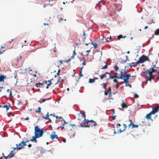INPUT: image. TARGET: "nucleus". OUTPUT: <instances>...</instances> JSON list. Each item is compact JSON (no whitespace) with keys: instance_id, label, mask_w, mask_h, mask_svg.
<instances>
[{"instance_id":"bb28decb","label":"nucleus","mask_w":159,"mask_h":159,"mask_svg":"<svg viewBox=\"0 0 159 159\" xmlns=\"http://www.w3.org/2000/svg\"><path fill=\"white\" fill-rule=\"evenodd\" d=\"M30 141V140H28L27 139H26V141L25 142H24L23 141H22V143H23V146H25L26 145V143L29 141Z\"/></svg>"},{"instance_id":"49530a36","label":"nucleus","mask_w":159,"mask_h":159,"mask_svg":"<svg viewBox=\"0 0 159 159\" xmlns=\"http://www.w3.org/2000/svg\"><path fill=\"white\" fill-rule=\"evenodd\" d=\"M139 95L136 94H135L134 96V98H138L139 97Z\"/></svg>"},{"instance_id":"5fc2aeb1","label":"nucleus","mask_w":159,"mask_h":159,"mask_svg":"<svg viewBox=\"0 0 159 159\" xmlns=\"http://www.w3.org/2000/svg\"><path fill=\"white\" fill-rule=\"evenodd\" d=\"M34 81H35V80L34 79H31V81H30V82L31 83H33Z\"/></svg>"},{"instance_id":"a18cd8bd","label":"nucleus","mask_w":159,"mask_h":159,"mask_svg":"<svg viewBox=\"0 0 159 159\" xmlns=\"http://www.w3.org/2000/svg\"><path fill=\"white\" fill-rule=\"evenodd\" d=\"M83 36H84V39H86V36L87 34L84 32H83Z\"/></svg>"},{"instance_id":"a19ab883","label":"nucleus","mask_w":159,"mask_h":159,"mask_svg":"<svg viewBox=\"0 0 159 159\" xmlns=\"http://www.w3.org/2000/svg\"><path fill=\"white\" fill-rule=\"evenodd\" d=\"M42 118L43 119H44L46 120H49V118L48 117H47V116H42Z\"/></svg>"},{"instance_id":"603ef678","label":"nucleus","mask_w":159,"mask_h":159,"mask_svg":"<svg viewBox=\"0 0 159 159\" xmlns=\"http://www.w3.org/2000/svg\"><path fill=\"white\" fill-rule=\"evenodd\" d=\"M46 99L45 98H43L42 99V102H43L45 101Z\"/></svg>"},{"instance_id":"de8ad7c7","label":"nucleus","mask_w":159,"mask_h":159,"mask_svg":"<svg viewBox=\"0 0 159 159\" xmlns=\"http://www.w3.org/2000/svg\"><path fill=\"white\" fill-rule=\"evenodd\" d=\"M60 69H59L58 70V72L57 73V76H59L60 75Z\"/></svg>"},{"instance_id":"7ed1b4c3","label":"nucleus","mask_w":159,"mask_h":159,"mask_svg":"<svg viewBox=\"0 0 159 159\" xmlns=\"http://www.w3.org/2000/svg\"><path fill=\"white\" fill-rule=\"evenodd\" d=\"M123 127L119 123L116 124V127L118 131V133H121L122 132L125 131L126 130L127 128V125L125 124H123Z\"/></svg>"},{"instance_id":"f03ea898","label":"nucleus","mask_w":159,"mask_h":159,"mask_svg":"<svg viewBox=\"0 0 159 159\" xmlns=\"http://www.w3.org/2000/svg\"><path fill=\"white\" fill-rule=\"evenodd\" d=\"M44 133L43 129H40L38 126L34 127V135L37 137H41Z\"/></svg>"},{"instance_id":"412c9836","label":"nucleus","mask_w":159,"mask_h":159,"mask_svg":"<svg viewBox=\"0 0 159 159\" xmlns=\"http://www.w3.org/2000/svg\"><path fill=\"white\" fill-rule=\"evenodd\" d=\"M121 107L123 108H126L128 107V105H127L123 101L122 102L121 104Z\"/></svg>"},{"instance_id":"4468645a","label":"nucleus","mask_w":159,"mask_h":159,"mask_svg":"<svg viewBox=\"0 0 159 159\" xmlns=\"http://www.w3.org/2000/svg\"><path fill=\"white\" fill-rule=\"evenodd\" d=\"M139 64V63L138 62V61L137 62H132L131 63H129V66L130 67H135L137 66L138 64Z\"/></svg>"},{"instance_id":"4d7b16f0","label":"nucleus","mask_w":159,"mask_h":159,"mask_svg":"<svg viewBox=\"0 0 159 159\" xmlns=\"http://www.w3.org/2000/svg\"><path fill=\"white\" fill-rule=\"evenodd\" d=\"M129 121L130 122V123H134L132 120H131V119H129Z\"/></svg>"},{"instance_id":"f704fd0d","label":"nucleus","mask_w":159,"mask_h":159,"mask_svg":"<svg viewBox=\"0 0 159 159\" xmlns=\"http://www.w3.org/2000/svg\"><path fill=\"white\" fill-rule=\"evenodd\" d=\"M41 108L40 107H39L38 108V110L36 111V113H40L41 112Z\"/></svg>"},{"instance_id":"6e6552de","label":"nucleus","mask_w":159,"mask_h":159,"mask_svg":"<svg viewBox=\"0 0 159 159\" xmlns=\"http://www.w3.org/2000/svg\"><path fill=\"white\" fill-rule=\"evenodd\" d=\"M109 75V73L108 72H106L104 73L99 75L101 80H102L104 78L107 79Z\"/></svg>"},{"instance_id":"dca6fc26","label":"nucleus","mask_w":159,"mask_h":159,"mask_svg":"<svg viewBox=\"0 0 159 159\" xmlns=\"http://www.w3.org/2000/svg\"><path fill=\"white\" fill-rule=\"evenodd\" d=\"M105 65L104 66L102 65V67L101 68V69H106L108 68V63L107 62H104L103 63Z\"/></svg>"},{"instance_id":"09e8293b","label":"nucleus","mask_w":159,"mask_h":159,"mask_svg":"<svg viewBox=\"0 0 159 159\" xmlns=\"http://www.w3.org/2000/svg\"><path fill=\"white\" fill-rule=\"evenodd\" d=\"M102 2L103 3V5H104V2L103 1H99V2H98V3L97 4V5H99L100 3H102Z\"/></svg>"},{"instance_id":"3c124183","label":"nucleus","mask_w":159,"mask_h":159,"mask_svg":"<svg viewBox=\"0 0 159 159\" xmlns=\"http://www.w3.org/2000/svg\"><path fill=\"white\" fill-rule=\"evenodd\" d=\"M22 59V56H20L19 57V58H17V60L19 61L20 60H21Z\"/></svg>"},{"instance_id":"c9c22d12","label":"nucleus","mask_w":159,"mask_h":159,"mask_svg":"<svg viewBox=\"0 0 159 159\" xmlns=\"http://www.w3.org/2000/svg\"><path fill=\"white\" fill-rule=\"evenodd\" d=\"M76 53L75 52V50L73 52V55L72 56L71 58L74 59V56L76 55Z\"/></svg>"},{"instance_id":"393cba45","label":"nucleus","mask_w":159,"mask_h":159,"mask_svg":"<svg viewBox=\"0 0 159 159\" xmlns=\"http://www.w3.org/2000/svg\"><path fill=\"white\" fill-rule=\"evenodd\" d=\"M16 148H13V151H14L16 149L17 150H20L22 148H23V147H18L17 144H16Z\"/></svg>"},{"instance_id":"5701e85b","label":"nucleus","mask_w":159,"mask_h":159,"mask_svg":"<svg viewBox=\"0 0 159 159\" xmlns=\"http://www.w3.org/2000/svg\"><path fill=\"white\" fill-rule=\"evenodd\" d=\"M91 43V44H92L94 46V48H97V47H98L97 44L96 43H93V42H92L91 43H85V44L86 45H88L89 44H90Z\"/></svg>"},{"instance_id":"c03bdc74","label":"nucleus","mask_w":159,"mask_h":159,"mask_svg":"<svg viewBox=\"0 0 159 159\" xmlns=\"http://www.w3.org/2000/svg\"><path fill=\"white\" fill-rule=\"evenodd\" d=\"M5 50H2V49H0V52L1 54L2 53L4 52Z\"/></svg>"},{"instance_id":"37998d69","label":"nucleus","mask_w":159,"mask_h":159,"mask_svg":"<svg viewBox=\"0 0 159 159\" xmlns=\"http://www.w3.org/2000/svg\"><path fill=\"white\" fill-rule=\"evenodd\" d=\"M7 92L8 93H10V95H11V91H10V90L9 89H7Z\"/></svg>"},{"instance_id":"0eeeda50","label":"nucleus","mask_w":159,"mask_h":159,"mask_svg":"<svg viewBox=\"0 0 159 159\" xmlns=\"http://www.w3.org/2000/svg\"><path fill=\"white\" fill-rule=\"evenodd\" d=\"M119 77L118 78H120V79H123L124 80V79L125 78V77L126 76H131L130 74H126L125 71L123 72L122 71H120V73L119 74Z\"/></svg>"},{"instance_id":"f8f14e48","label":"nucleus","mask_w":159,"mask_h":159,"mask_svg":"<svg viewBox=\"0 0 159 159\" xmlns=\"http://www.w3.org/2000/svg\"><path fill=\"white\" fill-rule=\"evenodd\" d=\"M50 138H51L52 140H54V139H58V136L57 135L55 134V133L54 132L53 134H52L50 135Z\"/></svg>"},{"instance_id":"69168bd1","label":"nucleus","mask_w":159,"mask_h":159,"mask_svg":"<svg viewBox=\"0 0 159 159\" xmlns=\"http://www.w3.org/2000/svg\"><path fill=\"white\" fill-rule=\"evenodd\" d=\"M63 20V19L62 18H61L59 20V22H60L61 21V20Z\"/></svg>"},{"instance_id":"6e6d98bb","label":"nucleus","mask_w":159,"mask_h":159,"mask_svg":"<svg viewBox=\"0 0 159 159\" xmlns=\"http://www.w3.org/2000/svg\"><path fill=\"white\" fill-rule=\"evenodd\" d=\"M62 141H63L64 143H65L66 141V140L65 139H64L62 140Z\"/></svg>"},{"instance_id":"79ce46f5","label":"nucleus","mask_w":159,"mask_h":159,"mask_svg":"<svg viewBox=\"0 0 159 159\" xmlns=\"http://www.w3.org/2000/svg\"><path fill=\"white\" fill-rule=\"evenodd\" d=\"M117 38L119 40H120V38H123V35H120L118 36Z\"/></svg>"},{"instance_id":"72a5a7b5","label":"nucleus","mask_w":159,"mask_h":159,"mask_svg":"<svg viewBox=\"0 0 159 159\" xmlns=\"http://www.w3.org/2000/svg\"><path fill=\"white\" fill-rule=\"evenodd\" d=\"M109 92V96H110L111 94V87H109L108 90H107Z\"/></svg>"},{"instance_id":"b1692460","label":"nucleus","mask_w":159,"mask_h":159,"mask_svg":"<svg viewBox=\"0 0 159 159\" xmlns=\"http://www.w3.org/2000/svg\"><path fill=\"white\" fill-rule=\"evenodd\" d=\"M5 77L6 76H5L3 75H1V76H0V82L3 81Z\"/></svg>"},{"instance_id":"680f3d73","label":"nucleus","mask_w":159,"mask_h":159,"mask_svg":"<svg viewBox=\"0 0 159 159\" xmlns=\"http://www.w3.org/2000/svg\"><path fill=\"white\" fill-rule=\"evenodd\" d=\"M116 116H113L112 117V119L113 120H115V119H116Z\"/></svg>"},{"instance_id":"1a4fd4ad","label":"nucleus","mask_w":159,"mask_h":159,"mask_svg":"<svg viewBox=\"0 0 159 159\" xmlns=\"http://www.w3.org/2000/svg\"><path fill=\"white\" fill-rule=\"evenodd\" d=\"M155 68H156V66L155 65L153 66L152 67L150 68L149 69L147 70L146 71L148 72L150 71L152 73L156 71L157 69H155Z\"/></svg>"},{"instance_id":"20e7f679","label":"nucleus","mask_w":159,"mask_h":159,"mask_svg":"<svg viewBox=\"0 0 159 159\" xmlns=\"http://www.w3.org/2000/svg\"><path fill=\"white\" fill-rule=\"evenodd\" d=\"M150 61L148 57L143 55L139 59L138 61L139 63H143L146 61Z\"/></svg>"},{"instance_id":"e2e57ef3","label":"nucleus","mask_w":159,"mask_h":159,"mask_svg":"<svg viewBox=\"0 0 159 159\" xmlns=\"http://www.w3.org/2000/svg\"><path fill=\"white\" fill-rule=\"evenodd\" d=\"M46 116L48 117H49V113L48 112L47 113V114L46 115Z\"/></svg>"},{"instance_id":"0e129e2a","label":"nucleus","mask_w":159,"mask_h":159,"mask_svg":"<svg viewBox=\"0 0 159 159\" xmlns=\"http://www.w3.org/2000/svg\"><path fill=\"white\" fill-rule=\"evenodd\" d=\"M29 118L28 117H27L25 119V120H29Z\"/></svg>"},{"instance_id":"4c0bfd02","label":"nucleus","mask_w":159,"mask_h":159,"mask_svg":"<svg viewBox=\"0 0 159 159\" xmlns=\"http://www.w3.org/2000/svg\"><path fill=\"white\" fill-rule=\"evenodd\" d=\"M63 123H62L63 126H64L65 125L68 124V122H66L64 120H63Z\"/></svg>"},{"instance_id":"e433bc0d","label":"nucleus","mask_w":159,"mask_h":159,"mask_svg":"<svg viewBox=\"0 0 159 159\" xmlns=\"http://www.w3.org/2000/svg\"><path fill=\"white\" fill-rule=\"evenodd\" d=\"M108 93L109 94V92L106 89L104 91L105 95H108Z\"/></svg>"},{"instance_id":"423d86ee","label":"nucleus","mask_w":159,"mask_h":159,"mask_svg":"<svg viewBox=\"0 0 159 159\" xmlns=\"http://www.w3.org/2000/svg\"><path fill=\"white\" fill-rule=\"evenodd\" d=\"M131 77V76H129H129H127V75L125 77V78L124 79V81L122 82H121V83H122V84L125 83V86H126V87L129 86L130 88H131V85L128 84L129 82V81L128 80L129 79V77Z\"/></svg>"},{"instance_id":"a211bd4d","label":"nucleus","mask_w":159,"mask_h":159,"mask_svg":"<svg viewBox=\"0 0 159 159\" xmlns=\"http://www.w3.org/2000/svg\"><path fill=\"white\" fill-rule=\"evenodd\" d=\"M53 80L52 79H51V80H49L47 81V82H48V83L47 84V86L46 87V89H48L49 88V86H51V85L52 84V83L51 82V81Z\"/></svg>"},{"instance_id":"774afa93","label":"nucleus","mask_w":159,"mask_h":159,"mask_svg":"<svg viewBox=\"0 0 159 159\" xmlns=\"http://www.w3.org/2000/svg\"><path fill=\"white\" fill-rule=\"evenodd\" d=\"M148 26H145V27H144V29H145V30H146V29H148Z\"/></svg>"},{"instance_id":"cd10ccee","label":"nucleus","mask_w":159,"mask_h":159,"mask_svg":"<svg viewBox=\"0 0 159 159\" xmlns=\"http://www.w3.org/2000/svg\"><path fill=\"white\" fill-rule=\"evenodd\" d=\"M95 82V79H89V83H94Z\"/></svg>"},{"instance_id":"4be33fe9","label":"nucleus","mask_w":159,"mask_h":159,"mask_svg":"<svg viewBox=\"0 0 159 159\" xmlns=\"http://www.w3.org/2000/svg\"><path fill=\"white\" fill-rule=\"evenodd\" d=\"M152 114L150 112L149 113L147 114L145 117L146 118H147L148 120L150 119L151 120H152L151 118V115Z\"/></svg>"},{"instance_id":"58836bf2","label":"nucleus","mask_w":159,"mask_h":159,"mask_svg":"<svg viewBox=\"0 0 159 159\" xmlns=\"http://www.w3.org/2000/svg\"><path fill=\"white\" fill-rule=\"evenodd\" d=\"M2 106V108H5L6 109L7 111V110H8L9 109L8 106L7 105H4V106Z\"/></svg>"},{"instance_id":"39448f33","label":"nucleus","mask_w":159,"mask_h":159,"mask_svg":"<svg viewBox=\"0 0 159 159\" xmlns=\"http://www.w3.org/2000/svg\"><path fill=\"white\" fill-rule=\"evenodd\" d=\"M143 74L145 75H146L148 74H149V75H150L149 77V78H148L147 80V81L146 83V84L147 83V81H151V80L153 79L154 76V75H153L152 73L151 72H150V71L148 72V71H147L146 70L144 72H143Z\"/></svg>"},{"instance_id":"2f4dec72","label":"nucleus","mask_w":159,"mask_h":159,"mask_svg":"<svg viewBox=\"0 0 159 159\" xmlns=\"http://www.w3.org/2000/svg\"><path fill=\"white\" fill-rule=\"evenodd\" d=\"M80 114L81 115V116H82L83 117H84V119H86L85 118V114L84 113H80Z\"/></svg>"},{"instance_id":"f3484780","label":"nucleus","mask_w":159,"mask_h":159,"mask_svg":"<svg viewBox=\"0 0 159 159\" xmlns=\"http://www.w3.org/2000/svg\"><path fill=\"white\" fill-rule=\"evenodd\" d=\"M115 78V77L114 75H111V74L109 73V75L107 79H106V80L107 82H108L109 80L110 79H114Z\"/></svg>"},{"instance_id":"2eb2a0df","label":"nucleus","mask_w":159,"mask_h":159,"mask_svg":"<svg viewBox=\"0 0 159 159\" xmlns=\"http://www.w3.org/2000/svg\"><path fill=\"white\" fill-rule=\"evenodd\" d=\"M63 81V79H62L61 77L60 76H59L58 78V79L57 80V82H56L55 85H56L57 84H60L61 82H62Z\"/></svg>"},{"instance_id":"8fccbe9b","label":"nucleus","mask_w":159,"mask_h":159,"mask_svg":"<svg viewBox=\"0 0 159 159\" xmlns=\"http://www.w3.org/2000/svg\"><path fill=\"white\" fill-rule=\"evenodd\" d=\"M113 81L115 83H116L117 84L118 82V81L116 79H114V80H113Z\"/></svg>"},{"instance_id":"338daca9","label":"nucleus","mask_w":159,"mask_h":159,"mask_svg":"<svg viewBox=\"0 0 159 159\" xmlns=\"http://www.w3.org/2000/svg\"><path fill=\"white\" fill-rule=\"evenodd\" d=\"M91 51V50L90 49H89V50H87L86 51V52H90Z\"/></svg>"},{"instance_id":"052dcab7","label":"nucleus","mask_w":159,"mask_h":159,"mask_svg":"<svg viewBox=\"0 0 159 159\" xmlns=\"http://www.w3.org/2000/svg\"><path fill=\"white\" fill-rule=\"evenodd\" d=\"M151 55H153V54L151 53H150L148 54V56L149 57L150 56H151Z\"/></svg>"},{"instance_id":"473e14b6","label":"nucleus","mask_w":159,"mask_h":159,"mask_svg":"<svg viewBox=\"0 0 159 159\" xmlns=\"http://www.w3.org/2000/svg\"><path fill=\"white\" fill-rule=\"evenodd\" d=\"M101 85L105 89H106V88L107 87V84L105 83H102L101 84Z\"/></svg>"},{"instance_id":"bf43d9fd","label":"nucleus","mask_w":159,"mask_h":159,"mask_svg":"<svg viewBox=\"0 0 159 159\" xmlns=\"http://www.w3.org/2000/svg\"><path fill=\"white\" fill-rule=\"evenodd\" d=\"M70 61V59H69V60H67V61H64V62H68L69 61Z\"/></svg>"},{"instance_id":"c756f323","label":"nucleus","mask_w":159,"mask_h":159,"mask_svg":"<svg viewBox=\"0 0 159 159\" xmlns=\"http://www.w3.org/2000/svg\"><path fill=\"white\" fill-rule=\"evenodd\" d=\"M155 34L157 35L159 34V29H157L155 32Z\"/></svg>"},{"instance_id":"ddd939ff","label":"nucleus","mask_w":159,"mask_h":159,"mask_svg":"<svg viewBox=\"0 0 159 159\" xmlns=\"http://www.w3.org/2000/svg\"><path fill=\"white\" fill-rule=\"evenodd\" d=\"M47 80L45 81V82H43V83H40V82H39L36 84L35 85V86L37 87H40V86H43L45 84H47Z\"/></svg>"},{"instance_id":"864d4df0","label":"nucleus","mask_w":159,"mask_h":159,"mask_svg":"<svg viewBox=\"0 0 159 159\" xmlns=\"http://www.w3.org/2000/svg\"><path fill=\"white\" fill-rule=\"evenodd\" d=\"M83 76V75L82 74V72H81V71H80V77L81 76L82 77Z\"/></svg>"},{"instance_id":"6ab92c4d","label":"nucleus","mask_w":159,"mask_h":159,"mask_svg":"<svg viewBox=\"0 0 159 159\" xmlns=\"http://www.w3.org/2000/svg\"><path fill=\"white\" fill-rule=\"evenodd\" d=\"M13 151H11L9 154L7 156L9 158H11L14 156L15 153H13Z\"/></svg>"},{"instance_id":"aec40b11","label":"nucleus","mask_w":159,"mask_h":159,"mask_svg":"<svg viewBox=\"0 0 159 159\" xmlns=\"http://www.w3.org/2000/svg\"><path fill=\"white\" fill-rule=\"evenodd\" d=\"M39 137H37L36 135L33 136L32 137V138L30 140L32 142H34L35 143L37 142V141L36 140V139L37 138H39Z\"/></svg>"},{"instance_id":"f257e3e1","label":"nucleus","mask_w":159,"mask_h":159,"mask_svg":"<svg viewBox=\"0 0 159 159\" xmlns=\"http://www.w3.org/2000/svg\"><path fill=\"white\" fill-rule=\"evenodd\" d=\"M80 127H90L95 126L97 125V123L93 120H89L88 119H84V121L82 123L79 122Z\"/></svg>"},{"instance_id":"ea45409f","label":"nucleus","mask_w":159,"mask_h":159,"mask_svg":"<svg viewBox=\"0 0 159 159\" xmlns=\"http://www.w3.org/2000/svg\"><path fill=\"white\" fill-rule=\"evenodd\" d=\"M2 155H3V157L5 158L4 159H7V158H8L7 156H5L4 155L3 153H2ZM0 159H2V157H1L0 158Z\"/></svg>"},{"instance_id":"9b49d317","label":"nucleus","mask_w":159,"mask_h":159,"mask_svg":"<svg viewBox=\"0 0 159 159\" xmlns=\"http://www.w3.org/2000/svg\"><path fill=\"white\" fill-rule=\"evenodd\" d=\"M139 127L138 125H136L134 124V123H130L128 125V127L129 128L131 127L132 129H133L134 128H138Z\"/></svg>"},{"instance_id":"7c9ffc66","label":"nucleus","mask_w":159,"mask_h":159,"mask_svg":"<svg viewBox=\"0 0 159 159\" xmlns=\"http://www.w3.org/2000/svg\"><path fill=\"white\" fill-rule=\"evenodd\" d=\"M118 75L117 73H115L114 75V76L115 78H116L118 79H120V78H118V77H119V76H118Z\"/></svg>"},{"instance_id":"13d9d810","label":"nucleus","mask_w":159,"mask_h":159,"mask_svg":"<svg viewBox=\"0 0 159 159\" xmlns=\"http://www.w3.org/2000/svg\"><path fill=\"white\" fill-rule=\"evenodd\" d=\"M85 62H86V60H84V61L83 63V65H85Z\"/></svg>"},{"instance_id":"c85d7f7f","label":"nucleus","mask_w":159,"mask_h":159,"mask_svg":"<svg viewBox=\"0 0 159 159\" xmlns=\"http://www.w3.org/2000/svg\"><path fill=\"white\" fill-rule=\"evenodd\" d=\"M23 143H22V142L19 143V144H17V145H18V147H23V148H24V147L25 146H23Z\"/></svg>"},{"instance_id":"9d476101","label":"nucleus","mask_w":159,"mask_h":159,"mask_svg":"<svg viewBox=\"0 0 159 159\" xmlns=\"http://www.w3.org/2000/svg\"><path fill=\"white\" fill-rule=\"evenodd\" d=\"M159 107L158 106L157 107L152 108V111L151 112L152 114H155V113L158 112L159 111Z\"/></svg>"},{"instance_id":"a878e982","label":"nucleus","mask_w":159,"mask_h":159,"mask_svg":"<svg viewBox=\"0 0 159 159\" xmlns=\"http://www.w3.org/2000/svg\"><path fill=\"white\" fill-rule=\"evenodd\" d=\"M118 64V63H116V64L114 66V69L116 71H117L119 69V68L117 66Z\"/></svg>"}]
</instances>
